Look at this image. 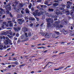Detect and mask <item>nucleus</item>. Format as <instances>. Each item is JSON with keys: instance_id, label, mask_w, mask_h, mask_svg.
Wrapping results in <instances>:
<instances>
[{"instance_id": "obj_1", "label": "nucleus", "mask_w": 74, "mask_h": 74, "mask_svg": "<svg viewBox=\"0 0 74 74\" xmlns=\"http://www.w3.org/2000/svg\"><path fill=\"white\" fill-rule=\"evenodd\" d=\"M18 23L19 25H22V23H23L25 22V20L23 18L19 19L18 20Z\"/></svg>"}, {"instance_id": "obj_2", "label": "nucleus", "mask_w": 74, "mask_h": 74, "mask_svg": "<svg viewBox=\"0 0 74 74\" xmlns=\"http://www.w3.org/2000/svg\"><path fill=\"white\" fill-rule=\"evenodd\" d=\"M46 22H48L47 23H53V19H51V18H47L46 19Z\"/></svg>"}, {"instance_id": "obj_3", "label": "nucleus", "mask_w": 74, "mask_h": 74, "mask_svg": "<svg viewBox=\"0 0 74 74\" xmlns=\"http://www.w3.org/2000/svg\"><path fill=\"white\" fill-rule=\"evenodd\" d=\"M67 4L66 5V8H70V5H71L73 4L72 3L70 2V1L67 2Z\"/></svg>"}, {"instance_id": "obj_4", "label": "nucleus", "mask_w": 74, "mask_h": 74, "mask_svg": "<svg viewBox=\"0 0 74 74\" xmlns=\"http://www.w3.org/2000/svg\"><path fill=\"white\" fill-rule=\"evenodd\" d=\"M59 22L56 21L55 22V25H56V26L57 29H59L60 27H59Z\"/></svg>"}, {"instance_id": "obj_5", "label": "nucleus", "mask_w": 74, "mask_h": 74, "mask_svg": "<svg viewBox=\"0 0 74 74\" xmlns=\"http://www.w3.org/2000/svg\"><path fill=\"white\" fill-rule=\"evenodd\" d=\"M5 8L7 11H11V8L10 7V5H8L5 6Z\"/></svg>"}, {"instance_id": "obj_6", "label": "nucleus", "mask_w": 74, "mask_h": 74, "mask_svg": "<svg viewBox=\"0 0 74 74\" xmlns=\"http://www.w3.org/2000/svg\"><path fill=\"white\" fill-rule=\"evenodd\" d=\"M21 39H24L25 41H27L28 39L27 38H26V36L25 35H23L21 36Z\"/></svg>"}, {"instance_id": "obj_7", "label": "nucleus", "mask_w": 74, "mask_h": 74, "mask_svg": "<svg viewBox=\"0 0 74 74\" xmlns=\"http://www.w3.org/2000/svg\"><path fill=\"white\" fill-rule=\"evenodd\" d=\"M45 37L46 38H49L51 37V35L48 33H45Z\"/></svg>"}, {"instance_id": "obj_8", "label": "nucleus", "mask_w": 74, "mask_h": 74, "mask_svg": "<svg viewBox=\"0 0 74 74\" xmlns=\"http://www.w3.org/2000/svg\"><path fill=\"white\" fill-rule=\"evenodd\" d=\"M67 20L64 19L61 21V23L62 25H64L65 23L66 24L67 23Z\"/></svg>"}, {"instance_id": "obj_9", "label": "nucleus", "mask_w": 74, "mask_h": 74, "mask_svg": "<svg viewBox=\"0 0 74 74\" xmlns=\"http://www.w3.org/2000/svg\"><path fill=\"white\" fill-rule=\"evenodd\" d=\"M44 14H45V13H44V12H42V11H40L39 13H38L37 15L39 16H40V15H44Z\"/></svg>"}, {"instance_id": "obj_10", "label": "nucleus", "mask_w": 74, "mask_h": 74, "mask_svg": "<svg viewBox=\"0 0 74 74\" xmlns=\"http://www.w3.org/2000/svg\"><path fill=\"white\" fill-rule=\"evenodd\" d=\"M38 10H37L35 11L36 13L34 12L33 13V14L34 16H36V14L37 15H38Z\"/></svg>"}, {"instance_id": "obj_11", "label": "nucleus", "mask_w": 74, "mask_h": 74, "mask_svg": "<svg viewBox=\"0 0 74 74\" xmlns=\"http://www.w3.org/2000/svg\"><path fill=\"white\" fill-rule=\"evenodd\" d=\"M47 27H52V25L50 23H47Z\"/></svg>"}, {"instance_id": "obj_12", "label": "nucleus", "mask_w": 74, "mask_h": 74, "mask_svg": "<svg viewBox=\"0 0 74 74\" xmlns=\"http://www.w3.org/2000/svg\"><path fill=\"white\" fill-rule=\"evenodd\" d=\"M7 23L6 22H3V24H2L1 25V27L2 29H4V26L6 25Z\"/></svg>"}, {"instance_id": "obj_13", "label": "nucleus", "mask_w": 74, "mask_h": 74, "mask_svg": "<svg viewBox=\"0 0 74 74\" xmlns=\"http://www.w3.org/2000/svg\"><path fill=\"white\" fill-rule=\"evenodd\" d=\"M63 12H66V13H68L66 14V15H69L70 14V11L69 10H68L66 11V10H63L62 11Z\"/></svg>"}, {"instance_id": "obj_14", "label": "nucleus", "mask_w": 74, "mask_h": 74, "mask_svg": "<svg viewBox=\"0 0 74 74\" xmlns=\"http://www.w3.org/2000/svg\"><path fill=\"white\" fill-rule=\"evenodd\" d=\"M14 30L15 31H18L20 30H21V28L19 27H17V28L14 27Z\"/></svg>"}, {"instance_id": "obj_15", "label": "nucleus", "mask_w": 74, "mask_h": 74, "mask_svg": "<svg viewBox=\"0 0 74 74\" xmlns=\"http://www.w3.org/2000/svg\"><path fill=\"white\" fill-rule=\"evenodd\" d=\"M13 3L14 4H13L12 6H15L17 4H18V2H16V1H15L13 2Z\"/></svg>"}, {"instance_id": "obj_16", "label": "nucleus", "mask_w": 74, "mask_h": 74, "mask_svg": "<svg viewBox=\"0 0 74 74\" xmlns=\"http://www.w3.org/2000/svg\"><path fill=\"white\" fill-rule=\"evenodd\" d=\"M52 37H53V38H58V37H59V36L56 37V34H52Z\"/></svg>"}, {"instance_id": "obj_17", "label": "nucleus", "mask_w": 74, "mask_h": 74, "mask_svg": "<svg viewBox=\"0 0 74 74\" xmlns=\"http://www.w3.org/2000/svg\"><path fill=\"white\" fill-rule=\"evenodd\" d=\"M4 12V11L3 9H0V14H3V12Z\"/></svg>"}, {"instance_id": "obj_18", "label": "nucleus", "mask_w": 74, "mask_h": 74, "mask_svg": "<svg viewBox=\"0 0 74 74\" xmlns=\"http://www.w3.org/2000/svg\"><path fill=\"white\" fill-rule=\"evenodd\" d=\"M26 12V14H29L30 12V11H29V9H27V8H26L25 10Z\"/></svg>"}, {"instance_id": "obj_19", "label": "nucleus", "mask_w": 74, "mask_h": 74, "mask_svg": "<svg viewBox=\"0 0 74 74\" xmlns=\"http://www.w3.org/2000/svg\"><path fill=\"white\" fill-rule=\"evenodd\" d=\"M29 19L31 21H34L35 20V18H34L29 17Z\"/></svg>"}, {"instance_id": "obj_20", "label": "nucleus", "mask_w": 74, "mask_h": 74, "mask_svg": "<svg viewBox=\"0 0 74 74\" xmlns=\"http://www.w3.org/2000/svg\"><path fill=\"white\" fill-rule=\"evenodd\" d=\"M9 34H10L11 36H15V33L12 34V32H9Z\"/></svg>"}, {"instance_id": "obj_21", "label": "nucleus", "mask_w": 74, "mask_h": 74, "mask_svg": "<svg viewBox=\"0 0 74 74\" xmlns=\"http://www.w3.org/2000/svg\"><path fill=\"white\" fill-rule=\"evenodd\" d=\"M4 43L5 45H8V40H5V41H4Z\"/></svg>"}, {"instance_id": "obj_22", "label": "nucleus", "mask_w": 74, "mask_h": 74, "mask_svg": "<svg viewBox=\"0 0 74 74\" xmlns=\"http://www.w3.org/2000/svg\"><path fill=\"white\" fill-rule=\"evenodd\" d=\"M39 34H40V35H42V36H43L44 37H45V34H44L42 32H40L39 33Z\"/></svg>"}, {"instance_id": "obj_23", "label": "nucleus", "mask_w": 74, "mask_h": 74, "mask_svg": "<svg viewBox=\"0 0 74 74\" xmlns=\"http://www.w3.org/2000/svg\"><path fill=\"white\" fill-rule=\"evenodd\" d=\"M58 4L57 3H55L53 4V7H56V6H58Z\"/></svg>"}, {"instance_id": "obj_24", "label": "nucleus", "mask_w": 74, "mask_h": 74, "mask_svg": "<svg viewBox=\"0 0 74 74\" xmlns=\"http://www.w3.org/2000/svg\"><path fill=\"white\" fill-rule=\"evenodd\" d=\"M0 50H3V45H0Z\"/></svg>"}, {"instance_id": "obj_25", "label": "nucleus", "mask_w": 74, "mask_h": 74, "mask_svg": "<svg viewBox=\"0 0 74 74\" xmlns=\"http://www.w3.org/2000/svg\"><path fill=\"white\" fill-rule=\"evenodd\" d=\"M21 42V40L20 38H18L17 42V44H19V42Z\"/></svg>"}, {"instance_id": "obj_26", "label": "nucleus", "mask_w": 74, "mask_h": 74, "mask_svg": "<svg viewBox=\"0 0 74 74\" xmlns=\"http://www.w3.org/2000/svg\"><path fill=\"white\" fill-rule=\"evenodd\" d=\"M9 25L10 27H12L13 26V23H9Z\"/></svg>"}, {"instance_id": "obj_27", "label": "nucleus", "mask_w": 74, "mask_h": 74, "mask_svg": "<svg viewBox=\"0 0 74 74\" xmlns=\"http://www.w3.org/2000/svg\"><path fill=\"white\" fill-rule=\"evenodd\" d=\"M48 0L45 1V4L47 5V4H48Z\"/></svg>"}, {"instance_id": "obj_28", "label": "nucleus", "mask_w": 74, "mask_h": 74, "mask_svg": "<svg viewBox=\"0 0 74 74\" xmlns=\"http://www.w3.org/2000/svg\"><path fill=\"white\" fill-rule=\"evenodd\" d=\"M46 15L47 16H48V17H50V16H51L49 15V13H48V12L46 13Z\"/></svg>"}, {"instance_id": "obj_29", "label": "nucleus", "mask_w": 74, "mask_h": 74, "mask_svg": "<svg viewBox=\"0 0 74 74\" xmlns=\"http://www.w3.org/2000/svg\"><path fill=\"white\" fill-rule=\"evenodd\" d=\"M48 10L49 11L52 12L53 11V9L49 8Z\"/></svg>"}, {"instance_id": "obj_30", "label": "nucleus", "mask_w": 74, "mask_h": 74, "mask_svg": "<svg viewBox=\"0 0 74 74\" xmlns=\"http://www.w3.org/2000/svg\"><path fill=\"white\" fill-rule=\"evenodd\" d=\"M2 34H3V35H5L6 36V35H7V33L5 32H3L2 33Z\"/></svg>"}, {"instance_id": "obj_31", "label": "nucleus", "mask_w": 74, "mask_h": 74, "mask_svg": "<svg viewBox=\"0 0 74 74\" xmlns=\"http://www.w3.org/2000/svg\"><path fill=\"white\" fill-rule=\"evenodd\" d=\"M54 33H56V34H57V35H59V34H60V33H59V32H57L56 31H55Z\"/></svg>"}, {"instance_id": "obj_32", "label": "nucleus", "mask_w": 74, "mask_h": 74, "mask_svg": "<svg viewBox=\"0 0 74 74\" xmlns=\"http://www.w3.org/2000/svg\"><path fill=\"white\" fill-rule=\"evenodd\" d=\"M28 7L29 9L31 8L32 7V3H30V5Z\"/></svg>"}, {"instance_id": "obj_33", "label": "nucleus", "mask_w": 74, "mask_h": 74, "mask_svg": "<svg viewBox=\"0 0 74 74\" xmlns=\"http://www.w3.org/2000/svg\"><path fill=\"white\" fill-rule=\"evenodd\" d=\"M19 64V63L17 62V61H16L14 62V64H16V65L18 64Z\"/></svg>"}, {"instance_id": "obj_34", "label": "nucleus", "mask_w": 74, "mask_h": 74, "mask_svg": "<svg viewBox=\"0 0 74 74\" xmlns=\"http://www.w3.org/2000/svg\"><path fill=\"white\" fill-rule=\"evenodd\" d=\"M9 41V44H10V45H12L13 44H12V43L11 42H12L11 40H10Z\"/></svg>"}, {"instance_id": "obj_35", "label": "nucleus", "mask_w": 74, "mask_h": 74, "mask_svg": "<svg viewBox=\"0 0 74 74\" xmlns=\"http://www.w3.org/2000/svg\"><path fill=\"white\" fill-rule=\"evenodd\" d=\"M28 36L29 37H30L31 36H32V33H28Z\"/></svg>"}, {"instance_id": "obj_36", "label": "nucleus", "mask_w": 74, "mask_h": 74, "mask_svg": "<svg viewBox=\"0 0 74 74\" xmlns=\"http://www.w3.org/2000/svg\"><path fill=\"white\" fill-rule=\"evenodd\" d=\"M63 68H64V67L63 66H61L60 67H59L58 68L59 70H60V69H62Z\"/></svg>"}, {"instance_id": "obj_37", "label": "nucleus", "mask_w": 74, "mask_h": 74, "mask_svg": "<svg viewBox=\"0 0 74 74\" xmlns=\"http://www.w3.org/2000/svg\"><path fill=\"white\" fill-rule=\"evenodd\" d=\"M8 23H12V21H8Z\"/></svg>"}, {"instance_id": "obj_38", "label": "nucleus", "mask_w": 74, "mask_h": 74, "mask_svg": "<svg viewBox=\"0 0 74 74\" xmlns=\"http://www.w3.org/2000/svg\"><path fill=\"white\" fill-rule=\"evenodd\" d=\"M16 12H19V9H16Z\"/></svg>"}, {"instance_id": "obj_39", "label": "nucleus", "mask_w": 74, "mask_h": 74, "mask_svg": "<svg viewBox=\"0 0 74 74\" xmlns=\"http://www.w3.org/2000/svg\"><path fill=\"white\" fill-rule=\"evenodd\" d=\"M39 10L40 11H43L44 9H43V8H39Z\"/></svg>"}, {"instance_id": "obj_40", "label": "nucleus", "mask_w": 74, "mask_h": 74, "mask_svg": "<svg viewBox=\"0 0 74 74\" xmlns=\"http://www.w3.org/2000/svg\"><path fill=\"white\" fill-rule=\"evenodd\" d=\"M25 36L26 37H28L27 34V33H25Z\"/></svg>"}, {"instance_id": "obj_41", "label": "nucleus", "mask_w": 74, "mask_h": 74, "mask_svg": "<svg viewBox=\"0 0 74 74\" xmlns=\"http://www.w3.org/2000/svg\"><path fill=\"white\" fill-rule=\"evenodd\" d=\"M19 6L21 7H23V5H22V4L20 3Z\"/></svg>"}, {"instance_id": "obj_42", "label": "nucleus", "mask_w": 74, "mask_h": 74, "mask_svg": "<svg viewBox=\"0 0 74 74\" xmlns=\"http://www.w3.org/2000/svg\"><path fill=\"white\" fill-rule=\"evenodd\" d=\"M31 10H32V11H34V8L33 7H32L31 8Z\"/></svg>"}, {"instance_id": "obj_43", "label": "nucleus", "mask_w": 74, "mask_h": 74, "mask_svg": "<svg viewBox=\"0 0 74 74\" xmlns=\"http://www.w3.org/2000/svg\"><path fill=\"white\" fill-rule=\"evenodd\" d=\"M16 36L17 37H19V34L18 33H17L16 35Z\"/></svg>"}, {"instance_id": "obj_44", "label": "nucleus", "mask_w": 74, "mask_h": 74, "mask_svg": "<svg viewBox=\"0 0 74 74\" xmlns=\"http://www.w3.org/2000/svg\"><path fill=\"white\" fill-rule=\"evenodd\" d=\"M41 40H42V41H45V40H46V39H45V38H43L42 39H41Z\"/></svg>"}, {"instance_id": "obj_45", "label": "nucleus", "mask_w": 74, "mask_h": 74, "mask_svg": "<svg viewBox=\"0 0 74 74\" xmlns=\"http://www.w3.org/2000/svg\"><path fill=\"white\" fill-rule=\"evenodd\" d=\"M60 10H64V8H60Z\"/></svg>"}, {"instance_id": "obj_46", "label": "nucleus", "mask_w": 74, "mask_h": 74, "mask_svg": "<svg viewBox=\"0 0 74 74\" xmlns=\"http://www.w3.org/2000/svg\"><path fill=\"white\" fill-rule=\"evenodd\" d=\"M25 19H26V20H27V19H29V18H28V16L25 17Z\"/></svg>"}, {"instance_id": "obj_47", "label": "nucleus", "mask_w": 74, "mask_h": 74, "mask_svg": "<svg viewBox=\"0 0 74 74\" xmlns=\"http://www.w3.org/2000/svg\"><path fill=\"white\" fill-rule=\"evenodd\" d=\"M11 64H15V62H12L11 63Z\"/></svg>"}, {"instance_id": "obj_48", "label": "nucleus", "mask_w": 74, "mask_h": 74, "mask_svg": "<svg viewBox=\"0 0 74 74\" xmlns=\"http://www.w3.org/2000/svg\"><path fill=\"white\" fill-rule=\"evenodd\" d=\"M59 12H56V15H59Z\"/></svg>"}, {"instance_id": "obj_49", "label": "nucleus", "mask_w": 74, "mask_h": 74, "mask_svg": "<svg viewBox=\"0 0 74 74\" xmlns=\"http://www.w3.org/2000/svg\"><path fill=\"white\" fill-rule=\"evenodd\" d=\"M37 21H39V20H40V19L38 18H36Z\"/></svg>"}, {"instance_id": "obj_50", "label": "nucleus", "mask_w": 74, "mask_h": 74, "mask_svg": "<svg viewBox=\"0 0 74 74\" xmlns=\"http://www.w3.org/2000/svg\"><path fill=\"white\" fill-rule=\"evenodd\" d=\"M19 16H20V15H19V14L17 15V18H20V17H19Z\"/></svg>"}, {"instance_id": "obj_51", "label": "nucleus", "mask_w": 74, "mask_h": 74, "mask_svg": "<svg viewBox=\"0 0 74 74\" xmlns=\"http://www.w3.org/2000/svg\"><path fill=\"white\" fill-rule=\"evenodd\" d=\"M45 18V16H43L42 17V19H44Z\"/></svg>"}, {"instance_id": "obj_52", "label": "nucleus", "mask_w": 74, "mask_h": 74, "mask_svg": "<svg viewBox=\"0 0 74 74\" xmlns=\"http://www.w3.org/2000/svg\"><path fill=\"white\" fill-rule=\"evenodd\" d=\"M14 40H17V38H16V37H14Z\"/></svg>"}, {"instance_id": "obj_53", "label": "nucleus", "mask_w": 74, "mask_h": 74, "mask_svg": "<svg viewBox=\"0 0 74 74\" xmlns=\"http://www.w3.org/2000/svg\"><path fill=\"white\" fill-rule=\"evenodd\" d=\"M54 70L55 71H57L58 70H59V69L58 68L57 69H55Z\"/></svg>"}, {"instance_id": "obj_54", "label": "nucleus", "mask_w": 74, "mask_h": 74, "mask_svg": "<svg viewBox=\"0 0 74 74\" xmlns=\"http://www.w3.org/2000/svg\"><path fill=\"white\" fill-rule=\"evenodd\" d=\"M24 30L25 32H27V31H28V29H27V28H26Z\"/></svg>"}, {"instance_id": "obj_55", "label": "nucleus", "mask_w": 74, "mask_h": 74, "mask_svg": "<svg viewBox=\"0 0 74 74\" xmlns=\"http://www.w3.org/2000/svg\"><path fill=\"white\" fill-rule=\"evenodd\" d=\"M3 49H6V46H4L3 47Z\"/></svg>"}, {"instance_id": "obj_56", "label": "nucleus", "mask_w": 74, "mask_h": 74, "mask_svg": "<svg viewBox=\"0 0 74 74\" xmlns=\"http://www.w3.org/2000/svg\"><path fill=\"white\" fill-rule=\"evenodd\" d=\"M33 26V24L32 23L30 25V26H31V27H32V26Z\"/></svg>"}, {"instance_id": "obj_57", "label": "nucleus", "mask_w": 74, "mask_h": 74, "mask_svg": "<svg viewBox=\"0 0 74 74\" xmlns=\"http://www.w3.org/2000/svg\"><path fill=\"white\" fill-rule=\"evenodd\" d=\"M10 17H13L12 15V14H11V13H10Z\"/></svg>"}, {"instance_id": "obj_58", "label": "nucleus", "mask_w": 74, "mask_h": 74, "mask_svg": "<svg viewBox=\"0 0 74 74\" xmlns=\"http://www.w3.org/2000/svg\"><path fill=\"white\" fill-rule=\"evenodd\" d=\"M60 44H64V43H65V42H60Z\"/></svg>"}, {"instance_id": "obj_59", "label": "nucleus", "mask_w": 74, "mask_h": 74, "mask_svg": "<svg viewBox=\"0 0 74 74\" xmlns=\"http://www.w3.org/2000/svg\"><path fill=\"white\" fill-rule=\"evenodd\" d=\"M47 6L46 5H43V8H47Z\"/></svg>"}, {"instance_id": "obj_60", "label": "nucleus", "mask_w": 74, "mask_h": 74, "mask_svg": "<svg viewBox=\"0 0 74 74\" xmlns=\"http://www.w3.org/2000/svg\"><path fill=\"white\" fill-rule=\"evenodd\" d=\"M15 19L14 18H13L12 21L13 22H15Z\"/></svg>"}, {"instance_id": "obj_61", "label": "nucleus", "mask_w": 74, "mask_h": 74, "mask_svg": "<svg viewBox=\"0 0 74 74\" xmlns=\"http://www.w3.org/2000/svg\"><path fill=\"white\" fill-rule=\"evenodd\" d=\"M62 32H63V33H66V31H65L64 29H63Z\"/></svg>"}, {"instance_id": "obj_62", "label": "nucleus", "mask_w": 74, "mask_h": 74, "mask_svg": "<svg viewBox=\"0 0 74 74\" xmlns=\"http://www.w3.org/2000/svg\"><path fill=\"white\" fill-rule=\"evenodd\" d=\"M11 65H10L8 66V67L9 69H10V68H11Z\"/></svg>"}, {"instance_id": "obj_63", "label": "nucleus", "mask_w": 74, "mask_h": 74, "mask_svg": "<svg viewBox=\"0 0 74 74\" xmlns=\"http://www.w3.org/2000/svg\"><path fill=\"white\" fill-rule=\"evenodd\" d=\"M41 0H38L37 1V2H38H38H41Z\"/></svg>"}, {"instance_id": "obj_64", "label": "nucleus", "mask_w": 74, "mask_h": 74, "mask_svg": "<svg viewBox=\"0 0 74 74\" xmlns=\"http://www.w3.org/2000/svg\"><path fill=\"white\" fill-rule=\"evenodd\" d=\"M59 27L60 28V27H63V26L62 25H60V26H59Z\"/></svg>"}]
</instances>
